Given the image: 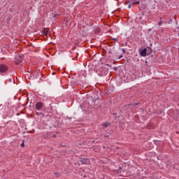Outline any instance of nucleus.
I'll return each mask as SVG.
<instances>
[{"mask_svg": "<svg viewBox=\"0 0 179 179\" xmlns=\"http://www.w3.org/2000/svg\"><path fill=\"white\" fill-rule=\"evenodd\" d=\"M138 52L141 57H146V55H150L152 52V49L149 48H148V50L147 48H141Z\"/></svg>", "mask_w": 179, "mask_h": 179, "instance_id": "1", "label": "nucleus"}, {"mask_svg": "<svg viewBox=\"0 0 179 179\" xmlns=\"http://www.w3.org/2000/svg\"><path fill=\"white\" fill-rule=\"evenodd\" d=\"M9 68L5 64H0V73H5Z\"/></svg>", "mask_w": 179, "mask_h": 179, "instance_id": "2", "label": "nucleus"}, {"mask_svg": "<svg viewBox=\"0 0 179 179\" xmlns=\"http://www.w3.org/2000/svg\"><path fill=\"white\" fill-rule=\"evenodd\" d=\"M15 64L17 65H19L22 61H23V57L20 55H16L15 57Z\"/></svg>", "mask_w": 179, "mask_h": 179, "instance_id": "3", "label": "nucleus"}, {"mask_svg": "<svg viewBox=\"0 0 179 179\" xmlns=\"http://www.w3.org/2000/svg\"><path fill=\"white\" fill-rule=\"evenodd\" d=\"M44 107V104L41 101H38L36 104V109L38 110H41Z\"/></svg>", "mask_w": 179, "mask_h": 179, "instance_id": "4", "label": "nucleus"}, {"mask_svg": "<svg viewBox=\"0 0 179 179\" xmlns=\"http://www.w3.org/2000/svg\"><path fill=\"white\" fill-rule=\"evenodd\" d=\"M90 163V160L87 158H81V164L87 165Z\"/></svg>", "mask_w": 179, "mask_h": 179, "instance_id": "5", "label": "nucleus"}, {"mask_svg": "<svg viewBox=\"0 0 179 179\" xmlns=\"http://www.w3.org/2000/svg\"><path fill=\"white\" fill-rule=\"evenodd\" d=\"M42 34H43V36H48V34H50V29L44 28Z\"/></svg>", "mask_w": 179, "mask_h": 179, "instance_id": "6", "label": "nucleus"}, {"mask_svg": "<svg viewBox=\"0 0 179 179\" xmlns=\"http://www.w3.org/2000/svg\"><path fill=\"white\" fill-rule=\"evenodd\" d=\"M109 125H110V123H108V122L102 123V127H105L106 128H107V127H108Z\"/></svg>", "mask_w": 179, "mask_h": 179, "instance_id": "7", "label": "nucleus"}, {"mask_svg": "<svg viewBox=\"0 0 179 179\" xmlns=\"http://www.w3.org/2000/svg\"><path fill=\"white\" fill-rule=\"evenodd\" d=\"M139 3H140V2L138 1H136V0H134L133 1V5H139Z\"/></svg>", "mask_w": 179, "mask_h": 179, "instance_id": "8", "label": "nucleus"}, {"mask_svg": "<svg viewBox=\"0 0 179 179\" xmlns=\"http://www.w3.org/2000/svg\"><path fill=\"white\" fill-rule=\"evenodd\" d=\"M132 6H134V3H130L128 6V8L131 9V8H132Z\"/></svg>", "mask_w": 179, "mask_h": 179, "instance_id": "9", "label": "nucleus"}, {"mask_svg": "<svg viewBox=\"0 0 179 179\" xmlns=\"http://www.w3.org/2000/svg\"><path fill=\"white\" fill-rule=\"evenodd\" d=\"M12 79H13V77L10 76L8 79L9 83H12Z\"/></svg>", "mask_w": 179, "mask_h": 179, "instance_id": "10", "label": "nucleus"}, {"mask_svg": "<svg viewBox=\"0 0 179 179\" xmlns=\"http://www.w3.org/2000/svg\"><path fill=\"white\" fill-rule=\"evenodd\" d=\"M36 115H38V117H40V115H41V113L36 112Z\"/></svg>", "mask_w": 179, "mask_h": 179, "instance_id": "11", "label": "nucleus"}, {"mask_svg": "<svg viewBox=\"0 0 179 179\" xmlns=\"http://www.w3.org/2000/svg\"><path fill=\"white\" fill-rule=\"evenodd\" d=\"M56 177H59L61 176L60 173H55Z\"/></svg>", "mask_w": 179, "mask_h": 179, "instance_id": "12", "label": "nucleus"}, {"mask_svg": "<svg viewBox=\"0 0 179 179\" xmlns=\"http://www.w3.org/2000/svg\"><path fill=\"white\" fill-rule=\"evenodd\" d=\"M162 24H163V22L162 21L159 22V23H158L159 26H162Z\"/></svg>", "mask_w": 179, "mask_h": 179, "instance_id": "13", "label": "nucleus"}, {"mask_svg": "<svg viewBox=\"0 0 179 179\" xmlns=\"http://www.w3.org/2000/svg\"><path fill=\"white\" fill-rule=\"evenodd\" d=\"M21 148H24V143H21Z\"/></svg>", "mask_w": 179, "mask_h": 179, "instance_id": "14", "label": "nucleus"}, {"mask_svg": "<svg viewBox=\"0 0 179 179\" xmlns=\"http://www.w3.org/2000/svg\"><path fill=\"white\" fill-rule=\"evenodd\" d=\"M121 58H122V55H120L119 59H121Z\"/></svg>", "mask_w": 179, "mask_h": 179, "instance_id": "15", "label": "nucleus"}, {"mask_svg": "<svg viewBox=\"0 0 179 179\" xmlns=\"http://www.w3.org/2000/svg\"><path fill=\"white\" fill-rule=\"evenodd\" d=\"M56 137H57V135H54V136H53V138H56Z\"/></svg>", "mask_w": 179, "mask_h": 179, "instance_id": "16", "label": "nucleus"}, {"mask_svg": "<svg viewBox=\"0 0 179 179\" xmlns=\"http://www.w3.org/2000/svg\"><path fill=\"white\" fill-rule=\"evenodd\" d=\"M149 145H152V143H149Z\"/></svg>", "mask_w": 179, "mask_h": 179, "instance_id": "17", "label": "nucleus"}, {"mask_svg": "<svg viewBox=\"0 0 179 179\" xmlns=\"http://www.w3.org/2000/svg\"><path fill=\"white\" fill-rule=\"evenodd\" d=\"M178 36H179V33H178Z\"/></svg>", "mask_w": 179, "mask_h": 179, "instance_id": "18", "label": "nucleus"}]
</instances>
